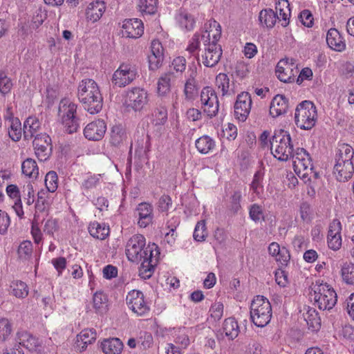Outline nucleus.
I'll return each mask as SVG.
<instances>
[{"mask_svg": "<svg viewBox=\"0 0 354 354\" xmlns=\"http://www.w3.org/2000/svg\"><path fill=\"white\" fill-rule=\"evenodd\" d=\"M108 297L102 291L96 292L93 297V307L97 314L103 315L108 310Z\"/></svg>", "mask_w": 354, "mask_h": 354, "instance_id": "29", "label": "nucleus"}, {"mask_svg": "<svg viewBox=\"0 0 354 354\" xmlns=\"http://www.w3.org/2000/svg\"><path fill=\"white\" fill-rule=\"evenodd\" d=\"M252 104L249 93L242 92L239 94L234 106L235 118L241 122H245L250 113Z\"/></svg>", "mask_w": 354, "mask_h": 354, "instance_id": "11", "label": "nucleus"}, {"mask_svg": "<svg viewBox=\"0 0 354 354\" xmlns=\"http://www.w3.org/2000/svg\"><path fill=\"white\" fill-rule=\"evenodd\" d=\"M32 251V245L30 241H23L18 248V254L20 259H27L30 257Z\"/></svg>", "mask_w": 354, "mask_h": 354, "instance_id": "54", "label": "nucleus"}, {"mask_svg": "<svg viewBox=\"0 0 354 354\" xmlns=\"http://www.w3.org/2000/svg\"><path fill=\"white\" fill-rule=\"evenodd\" d=\"M314 300L319 309H332L337 303V296L334 289L328 284H316L313 288Z\"/></svg>", "mask_w": 354, "mask_h": 354, "instance_id": "5", "label": "nucleus"}, {"mask_svg": "<svg viewBox=\"0 0 354 354\" xmlns=\"http://www.w3.org/2000/svg\"><path fill=\"white\" fill-rule=\"evenodd\" d=\"M126 301L129 308L138 316L145 315L150 311V307L145 299L144 294L140 290L130 291Z\"/></svg>", "mask_w": 354, "mask_h": 354, "instance_id": "8", "label": "nucleus"}, {"mask_svg": "<svg viewBox=\"0 0 354 354\" xmlns=\"http://www.w3.org/2000/svg\"><path fill=\"white\" fill-rule=\"evenodd\" d=\"M19 344L30 351H40L41 345L38 339L27 332L21 333L19 336Z\"/></svg>", "mask_w": 354, "mask_h": 354, "instance_id": "30", "label": "nucleus"}, {"mask_svg": "<svg viewBox=\"0 0 354 354\" xmlns=\"http://www.w3.org/2000/svg\"><path fill=\"white\" fill-rule=\"evenodd\" d=\"M174 79L175 75L172 72L165 73L160 77L157 84V92L160 96H165L170 92L171 82Z\"/></svg>", "mask_w": 354, "mask_h": 354, "instance_id": "28", "label": "nucleus"}, {"mask_svg": "<svg viewBox=\"0 0 354 354\" xmlns=\"http://www.w3.org/2000/svg\"><path fill=\"white\" fill-rule=\"evenodd\" d=\"M88 230L91 236L100 240L105 239L109 234V227L97 221L91 223Z\"/></svg>", "mask_w": 354, "mask_h": 354, "instance_id": "32", "label": "nucleus"}, {"mask_svg": "<svg viewBox=\"0 0 354 354\" xmlns=\"http://www.w3.org/2000/svg\"><path fill=\"white\" fill-rule=\"evenodd\" d=\"M128 138V133L122 124L113 126L110 131L109 143L115 148H121L125 145Z\"/></svg>", "mask_w": 354, "mask_h": 354, "instance_id": "19", "label": "nucleus"}, {"mask_svg": "<svg viewBox=\"0 0 354 354\" xmlns=\"http://www.w3.org/2000/svg\"><path fill=\"white\" fill-rule=\"evenodd\" d=\"M299 19L302 24L308 28H310L313 25V17L310 12L308 10H303L299 15Z\"/></svg>", "mask_w": 354, "mask_h": 354, "instance_id": "61", "label": "nucleus"}, {"mask_svg": "<svg viewBox=\"0 0 354 354\" xmlns=\"http://www.w3.org/2000/svg\"><path fill=\"white\" fill-rule=\"evenodd\" d=\"M145 246V238L143 235L136 234L130 238L126 245V254L128 259L132 262L141 261Z\"/></svg>", "mask_w": 354, "mask_h": 354, "instance_id": "9", "label": "nucleus"}, {"mask_svg": "<svg viewBox=\"0 0 354 354\" xmlns=\"http://www.w3.org/2000/svg\"><path fill=\"white\" fill-rule=\"evenodd\" d=\"M341 230V223L337 219L333 220L329 225L327 238L329 248L335 251L338 250L342 245Z\"/></svg>", "mask_w": 354, "mask_h": 354, "instance_id": "17", "label": "nucleus"}, {"mask_svg": "<svg viewBox=\"0 0 354 354\" xmlns=\"http://www.w3.org/2000/svg\"><path fill=\"white\" fill-rule=\"evenodd\" d=\"M178 26L185 31H191L194 29L195 20L194 17L185 9H179L175 16Z\"/></svg>", "mask_w": 354, "mask_h": 354, "instance_id": "23", "label": "nucleus"}, {"mask_svg": "<svg viewBox=\"0 0 354 354\" xmlns=\"http://www.w3.org/2000/svg\"><path fill=\"white\" fill-rule=\"evenodd\" d=\"M354 150L353 147L348 144L343 143L339 146L335 155V162H352Z\"/></svg>", "mask_w": 354, "mask_h": 354, "instance_id": "35", "label": "nucleus"}, {"mask_svg": "<svg viewBox=\"0 0 354 354\" xmlns=\"http://www.w3.org/2000/svg\"><path fill=\"white\" fill-rule=\"evenodd\" d=\"M32 146L39 160L46 161L51 156L53 152L52 140L46 133L37 134L32 142Z\"/></svg>", "mask_w": 354, "mask_h": 354, "instance_id": "7", "label": "nucleus"}, {"mask_svg": "<svg viewBox=\"0 0 354 354\" xmlns=\"http://www.w3.org/2000/svg\"><path fill=\"white\" fill-rule=\"evenodd\" d=\"M288 0H279L276 3V12L278 17H280L283 22L282 26L286 27L288 24L289 17L290 15V9Z\"/></svg>", "mask_w": 354, "mask_h": 354, "instance_id": "37", "label": "nucleus"}, {"mask_svg": "<svg viewBox=\"0 0 354 354\" xmlns=\"http://www.w3.org/2000/svg\"><path fill=\"white\" fill-rule=\"evenodd\" d=\"M22 173L32 178H37L39 176V168L36 161L32 158H26L21 164Z\"/></svg>", "mask_w": 354, "mask_h": 354, "instance_id": "39", "label": "nucleus"}, {"mask_svg": "<svg viewBox=\"0 0 354 354\" xmlns=\"http://www.w3.org/2000/svg\"><path fill=\"white\" fill-rule=\"evenodd\" d=\"M138 71L135 66L122 63L114 72L112 83L118 87H124L131 84L137 77Z\"/></svg>", "mask_w": 354, "mask_h": 354, "instance_id": "6", "label": "nucleus"}, {"mask_svg": "<svg viewBox=\"0 0 354 354\" xmlns=\"http://www.w3.org/2000/svg\"><path fill=\"white\" fill-rule=\"evenodd\" d=\"M270 142L272 153L279 160L287 161L291 158L293 145L288 131L283 129L275 131Z\"/></svg>", "mask_w": 354, "mask_h": 354, "instance_id": "1", "label": "nucleus"}, {"mask_svg": "<svg viewBox=\"0 0 354 354\" xmlns=\"http://www.w3.org/2000/svg\"><path fill=\"white\" fill-rule=\"evenodd\" d=\"M58 115L66 131L73 133L80 127V120L77 116V105L66 100H62L59 106Z\"/></svg>", "mask_w": 354, "mask_h": 354, "instance_id": "4", "label": "nucleus"}, {"mask_svg": "<svg viewBox=\"0 0 354 354\" xmlns=\"http://www.w3.org/2000/svg\"><path fill=\"white\" fill-rule=\"evenodd\" d=\"M326 43L328 47L337 52H342L346 48V42L336 28H330L326 34Z\"/></svg>", "mask_w": 354, "mask_h": 354, "instance_id": "21", "label": "nucleus"}, {"mask_svg": "<svg viewBox=\"0 0 354 354\" xmlns=\"http://www.w3.org/2000/svg\"><path fill=\"white\" fill-rule=\"evenodd\" d=\"M106 10V6L104 1L97 0L91 2L86 10V17L87 20L92 22L98 21L104 14Z\"/></svg>", "mask_w": 354, "mask_h": 354, "instance_id": "25", "label": "nucleus"}, {"mask_svg": "<svg viewBox=\"0 0 354 354\" xmlns=\"http://www.w3.org/2000/svg\"><path fill=\"white\" fill-rule=\"evenodd\" d=\"M317 120V108L313 102L304 100L297 105L295 113V121L297 127L310 130L315 125Z\"/></svg>", "mask_w": 354, "mask_h": 354, "instance_id": "3", "label": "nucleus"}, {"mask_svg": "<svg viewBox=\"0 0 354 354\" xmlns=\"http://www.w3.org/2000/svg\"><path fill=\"white\" fill-rule=\"evenodd\" d=\"M100 91V88L97 83L92 79H84L82 80L78 85L77 96L80 102H88L90 95L95 96L97 101V92Z\"/></svg>", "mask_w": 354, "mask_h": 354, "instance_id": "13", "label": "nucleus"}, {"mask_svg": "<svg viewBox=\"0 0 354 354\" xmlns=\"http://www.w3.org/2000/svg\"><path fill=\"white\" fill-rule=\"evenodd\" d=\"M241 197H242V196H241V192L235 191L230 198L231 201H230V209L234 214H236L239 211V209L241 208V203H240Z\"/></svg>", "mask_w": 354, "mask_h": 354, "instance_id": "57", "label": "nucleus"}, {"mask_svg": "<svg viewBox=\"0 0 354 354\" xmlns=\"http://www.w3.org/2000/svg\"><path fill=\"white\" fill-rule=\"evenodd\" d=\"M186 59L184 57L179 56L174 59L171 63L174 70L177 73H183L186 68Z\"/></svg>", "mask_w": 354, "mask_h": 354, "instance_id": "60", "label": "nucleus"}, {"mask_svg": "<svg viewBox=\"0 0 354 354\" xmlns=\"http://www.w3.org/2000/svg\"><path fill=\"white\" fill-rule=\"evenodd\" d=\"M341 274L345 283L354 285V263H344L342 266Z\"/></svg>", "mask_w": 354, "mask_h": 354, "instance_id": "44", "label": "nucleus"}, {"mask_svg": "<svg viewBox=\"0 0 354 354\" xmlns=\"http://www.w3.org/2000/svg\"><path fill=\"white\" fill-rule=\"evenodd\" d=\"M97 101L95 96L90 95L91 97L88 102H82L84 109L91 114H95L99 113L103 106V98L100 91L97 92Z\"/></svg>", "mask_w": 354, "mask_h": 354, "instance_id": "34", "label": "nucleus"}, {"mask_svg": "<svg viewBox=\"0 0 354 354\" xmlns=\"http://www.w3.org/2000/svg\"><path fill=\"white\" fill-rule=\"evenodd\" d=\"M143 255H142V261L150 262L153 264V266L156 265L158 261V255L160 254L158 251V247L156 244L153 243L152 245H148L144 250Z\"/></svg>", "mask_w": 354, "mask_h": 354, "instance_id": "42", "label": "nucleus"}, {"mask_svg": "<svg viewBox=\"0 0 354 354\" xmlns=\"http://www.w3.org/2000/svg\"><path fill=\"white\" fill-rule=\"evenodd\" d=\"M158 0H139V10L147 15H153L157 10Z\"/></svg>", "mask_w": 354, "mask_h": 354, "instance_id": "47", "label": "nucleus"}, {"mask_svg": "<svg viewBox=\"0 0 354 354\" xmlns=\"http://www.w3.org/2000/svg\"><path fill=\"white\" fill-rule=\"evenodd\" d=\"M12 86V80L7 76L6 72L0 71V93L6 95L10 92Z\"/></svg>", "mask_w": 354, "mask_h": 354, "instance_id": "51", "label": "nucleus"}, {"mask_svg": "<svg viewBox=\"0 0 354 354\" xmlns=\"http://www.w3.org/2000/svg\"><path fill=\"white\" fill-rule=\"evenodd\" d=\"M183 93L186 100H194L198 95V86L196 82L185 81Z\"/></svg>", "mask_w": 354, "mask_h": 354, "instance_id": "50", "label": "nucleus"}, {"mask_svg": "<svg viewBox=\"0 0 354 354\" xmlns=\"http://www.w3.org/2000/svg\"><path fill=\"white\" fill-rule=\"evenodd\" d=\"M249 216L250 218L255 223H257L261 220H264L262 207L256 203L250 207Z\"/></svg>", "mask_w": 354, "mask_h": 354, "instance_id": "55", "label": "nucleus"}, {"mask_svg": "<svg viewBox=\"0 0 354 354\" xmlns=\"http://www.w3.org/2000/svg\"><path fill=\"white\" fill-rule=\"evenodd\" d=\"M101 348L105 354H120L123 349V343L116 337L105 339L101 344Z\"/></svg>", "mask_w": 354, "mask_h": 354, "instance_id": "27", "label": "nucleus"}, {"mask_svg": "<svg viewBox=\"0 0 354 354\" xmlns=\"http://www.w3.org/2000/svg\"><path fill=\"white\" fill-rule=\"evenodd\" d=\"M203 55V64L207 67L215 66L221 59L223 54L221 45L209 44Z\"/></svg>", "mask_w": 354, "mask_h": 354, "instance_id": "18", "label": "nucleus"}, {"mask_svg": "<svg viewBox=\"0 0 354 354\" xmlns=\"http://www.w3.org/2000/svg\"><path fill=\"white\" fill-rule=\"evenodd\" d=\"M201 100L205 106L204 111L208 116L212 118L218 111V100L215 91L209 87H204L201 93Z\"/></svg>", "mask_w": 354, "mask_h": 354, "instance_id": "10", "label": "nucleus"}, {"mask_svg": "<svg viewBox=\"0 0 354 354\" xmlns=\"http://www.w3.org/2000/svg\"><path fill=\"white\" fill-rule=\"evenodd\" d=\"M292 68L286 62L281 60L277 65L275 73L278 79L283 82H291L294 78L292 77L290 72Z\"/></svg>", "mask_w": 354, "mask_h": 354, "instance_id": "38", "label": "nucleus"}, {"mask_svg": "<svg viewBox=\"0 0 354 354\" xmlns=\"http://www.w3.org/2000/svg\"><path fill=\"white\" fill-rule=\"evenodd\" d=\"M8 136L14 142H18L21 138V123L19 118H15L10 121Z\"/></svg>", "mask_w": 354, "mask_h": 354, "instance_id": "45", "label": "nucleus"}, {"mask_svg": "<svg viewBox=\"0 0 354 354\" xmlns=\"http://www.w3.org/2000/svg\"><path fill=\"white\" fill-rule=\"evenodd\" d=\"M147 102V92L143 88L135 87L127 93L125 103L135 111L142 110Z\"/></svg>", "mask_w": 354, "mask_h": 354, "instance_id": "12", "label": "nucleus"}, {"mask_svg": "<svg viewBox=\"0 0 354 354\" xmlns=\"http://www.w3.org/2000/svg\"><path fill=\"white\" fill-rule=\"evenodd\" d=\"M216 83L218 87L221 89L223 95H225L227 93L230 80L226 74L219 73L216 77Z\"/></svg>", "mask_w": 354, "mask_h": 354, "instance_id": "56", "label": "nucleus"}, {"mask_svg": "<svg viewBox=\"0 0 354 354\" xmlns=\"http://www.w3.org/2000/svg\"><path fill=\"white\" fill-rule=\"evenodd\" d=\"M12 325L6 318L0 319V341L4 342L11 335Z\"/></svg>", "mask_w": 354, "mask_h": 354, "instance_id": "53", "label": "nucleus"}, {"mask_svg": "<svg viewBox=\"0 0 354 354\" xmlns=\"http://www.w3.org/2000/svg\"><path fill=\"white\" fill-rule=\"evenodd\" d=\"M106 130L105 122L103 120H97L86 126L84 135L89 140H100L104 137Z\"/></svg>", "mask_w": 354, "mask_h": 354, "instance_id": "16", "label": "nucleus"}, {"mask_svg": "<svg viewBox=\"0 0 354 354\" xmlns=\"http://www.w3.org/2000/svg\"><path fill=\"white\" fill-rule=\"evenodd\" d=\"M40 122L36 117H28L24 122L23 133L24 138L29 140L35 136V134L40 129Z\"/></svg>", "mask_w": 354, "mask_h": 354, "instance_id": "26", "label": "nucleus"}, {"mask_svg": "<svg viewBox=\"0 0 354 354\" xmlns=\"http://www.w3.org/2000/svg\"><path fill=\"white\" fill-rule=\"evenodd\" d=\"M138 214V224L140 227H146L152 223L153 218V206L149 203H140L136 208Z\"/></svg>", "mask_w": 354, "mask_h": 354, "instance_id": "20", "label": "nucleus"}, {"mask_svg": "<svg viewBox=\"0 0 354 354\" xmlns=\"http://www.w3.org/2000/svg\"><path fill=\"white\" fill-rule=\"evenodd\" d=\"M207 236V231L205 221L202 220L197 223L193 234L194 239L196 241H203Z\"/></svg>", "mask_w": 354, "mask_h": 354, "instance_id": "52", "label": "nucleus"}, {"mask_svg": "<svg viewBox=\"0 0 354 354\" xmlns=\"http://www.w3.org/2000/svg\"><path fill=\"white\" fill-rule=\"evenodd\" d=\"M288 100L283 95H277L272 99L270 106V115L277 118L287 112Z\"/></svg>", "mask_w": 354, "mask_h": 354, "instance_id": "22", "label": "nucleus"}, {"mask_svg": "<svg viewBox=\"0 0 354 354\" xmlns=\"http://www.w3.org/2000/svg\"><path fill=\"white\" fill-rule=\"evenodd\" d=\"M149 150L148 140L145 141L144 139L138 140L135 150L136 155H138L139 156L146 155Z\"/></svg>", "mask_w": 354, "mask_h": 354, "instance_id": "64", "label": "nucleus"}, {"mask_svg": "<svg viewBox=\"0 0 354 354\" xmlns=\"http://www.w3.org/2000/svg\"><path fill=\"white\" fill-rule=\"evenodd\" d=\"M277 19L280 20V17L270 8L263 9L259 12V20L263 26L271 28L275 25Z\"/></svg>", "mask_w": 354, "mask_h": 354, "instance_id": "31", "label": "nucleus"}, {"mask_svg": "<svg viewBox=\"0 0 354 354\" xmlns=\"http://www.w3.org/2000/svg\"><path fill=\"white\" fill-rule=\"evenodd\" d=\"M58 176L55 171H50L45 177V185L48 192H55L58 187Z\"/></svg>", "mask_w": 354, "mask_h": 354, "instance_id": "49", "label": "nucleus"}, {"mask_svg": "<svg viewBox=\"0 0 354 354\" xmlns=\"http://www.w3.org/2000/svg\"><path fill=\"white\" fill-rule=\"evenodd\" d=\"M122 37L136 39L141 37L144 32V25L138 19H127L123 21Z\"/></svg>", "mask_w": 354, "mask_h": 354, "instance_id": "15", "label": "nucleus"}, {"mask_svg": "<svg viewBox=\"0 0 354 354\" xmlns=\"http://www.w3.org/2000/svg\"><path fill=\"white\" fill-rule=\"evenodd\" d=\"M195 146L199 153L207 154L215 148V141L209 136L204 135L198 138L195 142Z\"/></svg>", "mask_w": 354, "mask_h": 354, "instance_id": "33", "label": "nucleus"}, {"mask_svg": "<svg viewBox=\"0 0 354 354\" xmlns=\"http://www.w3.org/2000/svg\"><path fill=\"white\" fill-rule=\"evenodd\" d=\"M97 337V333L94 329H84L80 332L77 336V343L81 342L82 346L81 351L86 349L88 344L94 342Z\"/></svg>", "mask_w": 354, "mask_h": 354, "instance_id": "40", "label": "nucleus"}, {"mask_svg": "<svg viewBox=\"0 0 354 354\" xmlns=\"http://www.w3.org/2000/svg\"><path fill=\"white\" fill-rule=\"evenodd\" d=\"M214 26L216 28V33L212 35V41H210V33L209 32L205 31L204 34L201 35V39L203 40L204 44L206 46L209 44H214L218 45L217 41L221 38V27L219 24L216 21H214Z\"/></svg>", "mask_w": 354, "mask_h": 354, "instance_id": "48", "label": "nucleus"}, {"mask_svg": "<svg viewBox=\"0 0 354 354\" xmlns=\"http://www.w3.org/2000/svg\"><path fill=\"white\" fill-rule=\"evenodd\" d=\"M293 167L296 174L301 178L310 180L312 178L317 179L319 176L317 172L313 170V165L310 156L303 160H293Z\"/></svg>", "mask_w": 354, "mask_h": 354, "instance_id": "14", "label": "nucleus"}, {"mask_svg": "<svg viewBox=\"0 0 354 354\" xmlns=\"http://www.w3.org/2000/svg\"><path fill=\"white\" fill-rule=\"evenodd\" d=\"M263 179V174L261 171L259 170L255 172L253 180L250 184V188L252 189L254 193L260 197L263 193V187L262 185V181Z\"/></svg>", "mask_w": 354, "mask_h": 354, "instance_id": "46", "label": "nucleus"}, {"mask_svg": "<svg viewBox=\"0 0 354 354\" xmlns=\"http://www.w3.org/2000/svg\"><path fill=\"white\" fill-rule=\"evenodd\" d=\"M304 319L309 327L313 331H317L321 327V318L314 308H309L304 315Z\"/></svg>", "mask_w": 354, "mask_h": 354, "instance_id": "41", "label": "nucleus"}, {"mask_svg": "<svg viewBox=\"0 0 354 354\" xmlns=\"http://www.w3.org/2000/svg\"><path fill=\"white\" fill-rule=\"evenodd\" d=\"M250 319L255 326L263 328L267 326L272 318V306L263 296H256L250 304Z\"/></svg>", "mask_w": 354, "mask_h": 354, "instance_id": "2", "label": "nucleus"}, {"mask_svg": "<svg viewBox=\"0 0 354 354\" xmlns=\"http://www.w3.org/2000/svg\"><path fill=\"white\" fill-rule=\"evenodd\" d=\"M141 261L142 263L139 270V275L143 279H149L151 277L153 272V264L151 263L150 262H147V261Z\"/></svg>", "mask_w": 354, "mask_h": 354, "instance_id": "58", "label": "nucleus"}, {"mask_svg": "<svg viewBox=\"0 0 354 354\" xmlns=\"http://www.w3.org/2000/svg\"><path fill=\"white\" fill-rule=\"evenodd\" d=\"M11 293L17 298H24L28 295V288L21 281H13L10 284Z\"/></svg>", "mask_w": 354, "mask_h": 354, "instance_id": "43", "label": "nucleus"}, {"mask_svg": "<svg viewBox=\"0 0 354 354\" xmlns=\"http://www.w3.org/2000/svg\"><path fill=\"white\" fill-rule=\"evenodd\" d=\"M223 330L229 339H235L239 333V327L235 319L233 317L225 319L223 325Z\"/></svg>", "mask_w": 354, "mask_h": 354, "instance_id": "36", "label": "nucleus"}, {"mask_svg": "<svg viewBox=\"0 0 354 354\" xmlns=\"http://www.w3.org/2000/svg\"><path fill=\"white\" fill-rule=\"evenodd\" d=\"M275 257L276 261L279 262L281 266H287L290 261V255L289 254V251L285 247H283Z\"/></svg>", "mask_w": 354, "mask_h": 354, "instance_id": "62", "label": "nucleus"}, {"mask_svg": "<svg viewBox=\"0 0 354 354\" xmlns=\"http://www.w3.org/2000/svg\"><path fill=\"white\" fill-rule=\"evenodd\" d=\"M210 315L214 320L221 319L223 313V305L221 302H217L212 305L210 309Z\"/></svg>", "mask_w": 354, "mask_h": 354, "instance_id": "59", "label": "nucleus"}, {"mask_svg": "<svg viewBox=\"0 0 354 354\" xmlns=\"http://www.w3.org/2000/svg\"><path fill=\"white\" fill-rule=\"evenodd\" d=\"M354 172L353 162H336L334 165V174L339 181H345L351 178Z\"/></svg>", "mask_w": 354, "mask_h": 354, "instance_id": "24", "label": "nucleus"}, {"mask_svg": "<svg viewBox=\"0 0 354 354\" xmlns=\"http://www.w3.org/2000/svg\"><path fill=\"white\" fill-rule=\"evenodd\" d=\"M172 205L171 198L169 195H162L158 201V209L161 212H167Z\"/></svg>", "mask_w": 354, "mask_h": 354, "instance_id": "63", "label": "nucleus"}]
</instances>
